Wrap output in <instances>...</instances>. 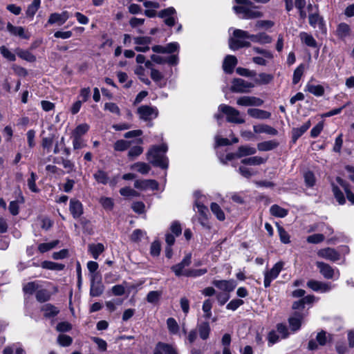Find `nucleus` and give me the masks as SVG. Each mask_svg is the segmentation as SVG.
Here are the masks:
<instances>
[{
  "mask_svg": "<svg viewBox=\"0 0 354 354\" xmlns=\"http://www.w3.org/2000/svg\"><path fill=\"white\" fill-rule=\"evenodd\" d=\"M279 142L276 140H268L258 143L257 149L261 151H267L277 148Z\"/></svg>",
  "mask_w": 354,
  "mask_h": 354,
  "instance_id": "7c9ffc66",
  "label": "nucleus"
},
{
  "mask_svg": "<svg viewBox=\"0 0 354 354\" xmlns=\"http://www.w3.org/2000/svg\"><path fill=\"white\" fill-rule=\"evenodd\" d=\"M185 266L183 265L180 262L178 264L173 266L171 269L174 272L176 277H185L186 270Z\"/></svg>",
  "mask_w": 354,
  "mask_h": 354,
  "instance_id": "4d7b16f0",
  "label": "nucleus"
},
{
  "mask_svg": "<svg viewBox=\"0 0 354 354\" xmlns=\"http://www.w3.org/2000/svg\"><path fill=\"white\" fill-rule=\"evenodd\" d=\"M41 310L44 312V317L48 318L56 316L59 312L57 307L50 304L44 305L41 308Z\"/></svg>",
  "mask_w": 354,
  "mask_h": 354,
  "instance_id": "2f4dec72",
  "label": "nucleus"
},
{
  "mask_svg": "<svg viewBox=\"0 0 354 354\" xmlns=\"http://www.w3.org/2000/svg\"><path fill=\"white\" fill-rule=\"evenodd\" d=\"M317 254L320 258L333 262H335L340 259V252L333 248L327 247L322 248L317 252Z\"/></svg>",
  "mask_w": 354,
  "mask_h": 354,
  "instance_id": "9d476101",
  "label": "nucleus"
},
{
  "mask_svg": "<svg viewBox=\"0 0 354 354\" xmlns=\"http://www.w3.org/2000/svg\"><path fill=\"white\" fill-rule=\"evenodd\" d=\"M134 187L135 188L142 191H153L157 190L158 189L159 184L156 180L152 179L136 180L134 182Z\"/></svg>",
  "mask_w": 354,
  "mask_h": 354,
  "instance_id": "f8f14e48",
  "label": "nucleus"
},
{
  "mask_svg": "<svg viewBox=\"0 0 354 354\" xmlns=\"http://www.w3.org/2000/svg\"><path fill=\"white\" fill-rule=\"evenodd\" d=\"M325 239L323 234H314L307 237L306 241L309 243L317 244L322 243Z\"/></svg>",
  "mask_w": 354,
  "mask_h": 354,
  "instance_id": "0e129e2a",
  "label": "nucleus"
},
{
  "mask_svg": "<svg viewBox=\"0 0 354 354\" xmlns=\"http://www.w3.org/2000/svg\"><path fill=\"white\" fill-rule=\"evenodd\" d=\"M308 10L309 12L308 19L310 25L315 28L317 26L322 25V19L319 17L316 8H313L312 4L308 6Z\"/></svg>",
  "mask_w": 354,
  "mask_h": 354,
  "instance_id": "aec40b11",
  "label": "nucleus"
},
{
  "mask_svg": "<svg viewBox=\"0 0 354 354\" xmlns=\"http://www.w3.org/2000/svg\"><path fill=\"white\" fill-rule=\"evenodd\" d=\"M254 86L252 82H249L241 78H235L232 80L231 91L234 93H248Z\"/></svg>",
  "mask_w": 354,
  "mask_h": 354,
  "instance_id": "1a4fd4ad",
  "label": "nucleus"
},
{
  "mask_svg": "<svg viewBox=\"0 0 354 354\" xmlns=\"http://www.w3.org/2000/svg\"><path fill=\"white\" fill-rule=\"evenodd\" d=\"M41 266L44 269L50 270H62L64 268V265L62 263H55L50 261H44L41 263Z\"/></svg>",
  "mask_w": 354,
  "mask_h": 354,
  "instance_id": "ea45409f",
  "label": "nucleus"
},
{
  "mask_svg": "<svg viewBox=\"0 0 354 354\" xmlns=\"http://www.w3.org/2000/svg\"><path fill=\"white\" fill-rule=\"evenodd\" d=\"M333 192L339 205H344L346 203L344 195L337 186L333 185Z\"/></svg>",
  "mask_w": 354,
  "mask_h": 354,
  "instance_id": "8fccbe9b",
  "label": "nucleus"
},
{
  "mask_svg": "<svg viewBox=\"0 0 354 354\" xmlns=\"http://www.w3.org/2000/svg\"><path fill=\"white\" fill-rule=\"evenodd\" d=\"M167 151L166 144H162L160 146L154 145L148 151L147 158L153 166L167 169L168 167V158L165 155Z\"/></svg>",
  "mask_w": 354,
  "mask_h": 354,
  "instance_id": "f03ea898",
  "label": "nucleus"
},
{
  "mask_svg": "<svg viewBox=\"0 0 354 354\" xmlns=\"http://www.w3.org/2000/svg\"><path fill=\"white\" fill-rule=\"evenodd\" d=\"M247 113L251 118L259 120L268 119L271 116V113L270 112L255 108L248 109L247 111Z\"/></svg>",
  "mask_w": 354,
  "mask_h": 354,
  "instance_id": "4be33fe9",
  "label": "nucleus"
},
{
  "mask_svg": "<svg viewBox=\"0 0 354 354\" xmlns=\"http://www.w3.org/2000/svg\"><path fill=\"white\" fill-rule=\"evenodd\" d=\"M93 177L98 183L106 185L109 183V176L107 173L102 169L97 170L93 174Z\"/></svg>",
  "mask_w": 354,
  "mask_h": 354,
  "instance_id": "a19ab883",
  "label": "nucleus"
},
{
  "mask_svg": "<svg viewBox=\"0 0 354 354\" xmlns=\"http://www.w3.org/2000/svg\"><path fill=\"white\" fill-rule=\"evenodd\" d=\"M311 122L308 120L303 124L300 127L294 128L292 129V139L295 141L301 137L310 127Z\"/></svg>",
  "mask_w": 354,
  "mask_h": 354,
  "instance_id": "c756f323",
  "label": "nucleus"
},
{
  "mask_svg": "<svg viewBox=\"0 0 354 354\" xmlns=\"http://www.w3.org/2000/svg\"><path fill=\"white\" fill-rule=\"evenodd\" d=\"M274 77L272 75L261 73L258 75V76L254 79V82L256 84H269L271 81H272Z\"/></svg>",
  "mask_w": 354,
  "mask_h": 354,
  "instance_id": "4c0bfd02",
  "label": "nucleus"
},
{
  "mask_svg": "<svg viewBox=\"0 0 354 354\" xmlns=\"http://www.w3.org/2000/svg\"><path fill=\"white\" fill-rule=\"evenodd\" d=\"M283 263L282 261H279L276 263L271 269L266 270L264 272L263 284L266 288L269 287L271 282L279 276L283 269Z\"/></svg>",
  "mask_w": 354,
  "mask_h": 354,
  "instance_id": "423d86ee",
  "label": "nucleus"
},
{
  "mask_svg": "<svg viewBox=\"0 0 354 354\" xmlns=\"http://www.w3.org/2000/svg\"><path fill=\"white\" fill-rule=\"evenodd\" d=\"M104 250V246L102 243L90 244L88 245V252L95 259H97L100 254Z\"/></svg>",
  "mask_w": 354,
  "mask_h": 354,
  "instance_id": "72a5a7b5",
  "label": "nucleus"
},
{
  "mask_svg": "<svg viewBox=\"0 0 354 354\" xmlns=\"http://www.w3.org/2000/svg\"><path fill=\"white\" fill-rule=\"evenodd\" d=\"M167 325L169 329V331L171 334H176L178 332L179 326L176 321L172 318H168L167 320Z\"/></svg>",
  "mask_w": 354,
  "mask_h": 354,
  "instance_id": "bf43d9fd",
  "label": "nucleus"
},
{
  "mask_svg": "<svg viewBox=\"0 0 354 354\" xmlns=\"http://www.w3.org/2000/svg\"><path fill=\"white\" fill-rule=\"evenodd\" d=\"M304 180L306 185L308 187H312L315 185L316 179L314 174L312 171H306L304 175Z\"/></svg>",
  "mask_w": 354,
  "mask_h": 354,
  "instance_id": "680f3d73",
  "label": "nucleus"
},
{
  "mask_svg": "<svg viewBox=\"0 0 354 354\" xmlns=\"http://www.w3.org/2000/svg\"><path fill=\"white\" fill-rule=\"evenodd\" d=\"M151 59L152 62L158 64H162L165 63H167L171 66H176L178 63V55H172L168 57H164L158 55L153 54L151 56Z\"/></svg>",
  "mask_w": 354,
  "mask_h": 354,
  "instance_id": "2eb2a0df",
  "label": "nucleus"
},
{
  "mask_svg": "<svg viewBox=\"0 0 354 354\" xmlns=\"http://www.w3.org/2000/svg\"><path fill=\"white\" fill-rule=\"evenodd\" d=\"M89 129L88 124L83 123L79 124L73 131V136L80 137L84 135Z\"/></svg>",
  "mask_w": 354,
  "mask_h": 354,
  "instance_id": "603ef678",
  "label": "nucleus"
},
{
  "mask_svg": "<svg viewBox=\"0 0 354 354\" xmlns=\"http://www.w3.org/2000/svg\"><path fill=\"white\" fill-rule=\"evenodd\" d=\"M212 301L208 299L204 301L203 304V311L204 313V317L206 319H209L212 316Z\"/></svg>",
  "mask_w": 354,
  "mask_h": 354,
  "instance_id": "6e6d98bb",
  "label": "nucleus"
},
{
  "mask_svg": "<svg viewBox=\"0 0 354 354\" xmlns=\"http://www.w3.org/2000/svg\"><path fill=\"white\" fill-rule=\"evenodd\" d=\"M253 130L256 133H267L268 135L275 136L278 131L274 128L267 124H257L253 126Z\"/></svg>",
  "mask_w": 354,
  "mask_h": 354,
  "instance_id": "bb28decb",
  "label": "nucleus"
},
{
  "mask_svg": "<svg viewBox=\"0 0 354 354\" xmlns=\"http://www.w3.org/2000/svg\"><path fill=\"white\" fill-rule=\"evenodd\" d=\"M7 30L10 35L21 39H28L30 37V34L21 26H15L10 23H8Z\"/></svg>",
  "mask_w": 354,
  "mask_h": 354,
  "instance_id": "a211bd4d",
  "label": "nucleus"
},
{
  "mask_svg": "<svg viewBox=\"0 0 354 354\" xmlns=\"http://www.w3.org/2000/svg\"><path fill=\"white\" fill-rule=\"evenodd\" d=\"M39 287V286L37 282L32 281L24 285L23 290L25 293L32 295Z\"/></svg>",
  "mask_w": 354,
  "mask_h": 354,
  "instance_id": "774afa93",
  "label": "nucleus"
},
{
  "mask_svg": "<svg viewBox=\"0 0 354 354\" xmlns=\"http://www.w3.org/2000/svg\"><path fill=\"white\" fill-rule=\"evenodd\" d=\"M349 178L353 182H354V172L349 175ZM337 182L344 189L348 200L352 204H354V193H353L351 192L348 184L345 180H344L343 179H342L341 178H339V177L337 178Z\"/></svg>",
  "mask_w": 354,
  "mask_h": 354,
  "instance_id": "6ab92c4d",
  "label": "nucleus"
},
{
  "mask_svg": "<svg viewBox=\"0 0 354 354\" xmlns=\"http://www.w3.org/2000/svg\"><path fill=\"white\" fill-rule=\"evenodd\" d=\"M162 292L160 291H150L147 295V300L149 303L156 304L158 301Z\"/></svg>",
  "mask_w": 354,
  "mask_h": 354,
  "instance_id": "e2e57ef3",
  "label": "nucleus"
},
{
  "mask_svg": "<svg viewBox=\"0 0 354 354\" xmlns=\"http://www.w3.org/2000/svg\"><path fill=\"white\" fill-rule=\"evenodd\" d=\"M206 268L203 269H187L186 270L185 277H198L207 273Z\"/></svg>",
  "mask_w": 354,
  "mask_h": 354,
  "instance_id": "3c124183",
  "label": "nucleus"
},
{
  "mask_svg": "<svg viewBox=\"0 0 354 354\" xmlns=\"http://www.w3.org/2000/svg\"><path fill=\"white\" fill-rule=\"evenodd\" d=\"M316 266L319 269L320 274L326 279H338L340 276L339 271L337 268H334L329 264L317 261Z\"/></svg>",
  "mask_w": 354,
  "mask_h": 354,
  "instance_id": "39448f33",
  "label": "nucleus"
},
{
  "mask_svg": "<svg viewBox=\"0 0 354 354\" xmlns=\"http://www.w3.org/2000/svg\"><path fill=\"white\" fill-rule=\"evenodd\" d=\"M134 73L136 75H138L139 79L145 84L150 85L151 81L149 80V78L147 77L145 67L142 66H137L135 70Z\"/></svg>",
  "mask_w": 354,
  "mask_h": 354,
  "instance_id": "58836bf2",
  "label": "nucleus"
},
{
  "mask_svg": "<svg viewBox=\"0 0 354 354\" xmlns=\"http://www.w3.org/2000/svg\"><path fill=\"white\" fill-rule=\"evenodd\" d=\"M65 22L64 21L60 13L54 12L50 15L47 21V24L53 25L57 24L58 25H62Z\"/></svg>",
  "mask_w": 354,
  "mask_h": 354,
  "instance_id": "de8ad7c7",
  "label": "nucleus"
},
{
  "mask_svg": "<svg viewBox=\"0 0 354 354\" xmlns=\"http://www.w3.org/2000/svg\"><path fill=\"white\" fill-rule=\"evenodd\" d=\"M233 36L234 37L230 38L229 40V46L233 50H236L243 47H249L250 42L247 41V39H250L252 41L260 44H270L272 41V37L266 32L251 35L248 32L241 29H235Z\"/></svg>",
  "mask_w": 354,
  "mask_h": 354,
  "instance_id": "f257e3e1",
  "label": "nucleus"
},
{
  "mask_svg": "<svg viewBox=\"0 0 354 354\" xmlns=\"http://www.w3.org/2000/svg\"><path fill=\"white\" fill-rule=\"evenodd\" d=\"M304 71V65L301 64L293 73L292 83L297 84L301 80Z\"/></svg>",
  "mask_w": 354,
  "mask_h": 354,
  "instance_id": "864d4df0",
  "label": "nucleus"
},
{
  "mask_svg": "<svg viewBox=\"0 0 354 354\" xmlns=\"http://www.w3.org/2000/svg\"><path fill=\"white\" fill-rule=\"evenodd\" d=\"M104 286L100 281H92L91 285L90 295L92 297H98L102 294Z\"/></svg>",
  "mask_w": 354,
  "mask_h": 354,
  "instance_id": "c9c22d12",
  "label": "nucleus"
},
{
  "mask_svg": "<svg viewBox=\"0 0 354 354\" xmlns=\"http://www.w3.org/2000/svg\"><path fill=\"white\" fill-rule=\"evenodd\" d=\"M210 207H211V210H212V213L216 216V218L219 221L225 220V214L217 203H212L211 204Z\"/></svg>",
  "mask_w": 354,
  "mask_h": 354,
  "instance_id": "49530a36",
  "label": "nucleus"
},
{
  "mask_svg": "<svg viewBox=\"0 0 354 354\" xmlns=\"http://www.w3.org/2000/svg\"><path fill=\"white\" fill-rule=\"evenodd\" d=\"M69 210L74 218H80L83 214V206L82 203L74 198L71 199Z\"/></svg>",
  "mask_w": 354,
  "mask_h": 354,
  "instance_id": "412c9836",
  "label": "nucleus"
},
{
  "mask_svg": "<svg viewBox=\"0 0 354 354\" xmlns=\"http://www.w3.org/2000/svg\"><path fill=\"white\" fill-rule=\"evenodd\" d=\"M239 6L233 7L237 15H241V18L245 19H257L263 17V13L257 10L250 0H234Z\"/></svg>",
  "mask_w": 354,
  "mask_h": 354,
  "instance_id": "7ed1b4c3",
  "label": "nucleus"
},
{
  "mask_svg": "<svg viewBox=\"0 0 354 354\" xmlns=\"http://www.w3.org/2000/svg\"><path fill=\"white\" fill-rule=\"evenodd\" d=\"M135 44V50L138 52L145 53L147 52L150 48L149 45L151 42V37H136L133 39Z\"/></svg>",
  "mask_w": 354,
  "mask_h": 354,
  "instance_id": "dca6fc26",
  "label": "nucleus"
},
{
  "mask_svg": "<svg viewBox=\"0 0 354 354\" xmlns=\"http://www.w3.org/2000/svg\"><path fill=\"white\" fill-rule=\"evenodd\" d=\"M0 53L3 57H5L9 61H15L16 59L15 55L5 46H2L0 47Z\"/></svg>",
  "mask_w": 354,
  "mask_h": 354,
  "instance_id": "338daca9",
  "label": "nucleus"
},
{
  "mask_svg": "<svg viewBox=\"0 0 354 354\" xmlns=\"http://www.w3.org/2000/svg\"><path fill=\"white\" fill-rule=\"evenodd\" d=\"M151 77L154 82L160 88H162L167 84V80L165 79V75L157 69H152L151 71Z\"/></svg>",
  "mask_w": 354,
  "mask_h": 354,
  "instance_id": "a878e982",
  "label": "nucleus"
},
{
  "mask_svg": "<svg viewBox=\"0 0 354 354\" xmlns=\"http://www.w3.org/2000/svg\"><path fill=\"white\" fill-rule=\"evenodd\" d=\"M218 111L226 115V120L229 122L235 124H243L244 118L241 116V113L232 106L221 104L218 106Z\"/></svg>",
  "mask_w": 354,
  "mask_h": 354,
  "instance_id": "20e7f679",
  "label": "nucleus"
},
{
  "mask_svg": "<svg viewBox=\"0 0 354 354\" xmlns=\"http://www.w3.org/2000/svg\"><path fill=\"white\" fill-rule=\"evenodd\" d=\"M307 286L312 290L319 293L329 292L334 287L330 282H324L315 279L308 281Z\"/></svg>",
  "mask_w": 354,
  "mask_h": 354,
  "instance_id": "0eeeda50",
  "label": "nucleus"
},
{
  "mask_svg": "<svg viewBox=\"0 0 354 354\" xmlns=\"http://www.w3.org/2000/svg\"><path fill=\"white\" fill-rule=\"evenodd\" d=\"M236 104L240 106H260L263 100L257 97L244 95L237 98Z\"/></svg>",
  "mask_w": 354,
  "mask_h": 354,
  "instance_id": "9b49d317",
  "label": "nucleus"
},
{
  "mask_svg": "<svg viewBox=\"0 0 354 354\" xmlns=\"http://www.w3.org/2000/svg\"><path fill=\"white\" fill-rule=\"evenodd\" d=\"M130 142L124 140H117L114 144V149L118 151H124L129 148Z\"/></svg>",
  "mask_w": 354,
  "mask_h": 354,
  "instance_id": "052dcab7",
  "label": "nucleus"
},
{
  "mask_svg": "<svg viewBox=\"0 0 354 354\" xmlns=\"http://www.w3.org/2000/svg\"><path fill=\"white\" fill-rule=\"evenodd\" d=\"M256 152V148L250 147L249 145H242L238 148V150L236 151V158L251 156L254 154Z\"/></svg>",
  "mask_w": 354,
  "mask_h": 354,
  "instance_id": "c85d7f7f",
  "label": "nucleus"
},
{
  "mask_svg": "<svg viewBox=\"0 0 354 354\" xmlns=\"http://www.w3.org/2000/svg\"><path fill=\"white\" fill-rule=\"evenodd\" d=\"M237 64V59L234 55H227L223 61V68L226 73H232Z\"/></svg>",
  "mask_w": 354,
  "mask_h": 354,
  "instance_id": "393cba45",
  "label": "nucleus"
},
{
  "mask_svg": "<svg viewBox=\"0 0 354 354\" xmlns=\"http://www.w3.org/2000/svg\"><path fill=\"white\" fill-rule=\"evenodd\" d=\"M350 27L345 23H341L339 24L337 28V35L339 37L343 39L346 37L350 34Z\"/></svg>",
  "mask_w": 354,
  "mask_h": 354,
  "instance_id": "c03bdc74",
  "label": "nucleus"
},
{
  "mask_svg": "<svg viewBox=\"0 0 354 354\" xmlns=\"http://www.w3.org/2000/svg\"><path fill=\"white\" fill-rule=\"evenodd\" d=\"M58 240H55L50 243H41L38 245V250L41 253H44L55 248L58 245Z\"/></svg>",
  "mask_w": 354,
  "mask_h": 354,
  "instance_id": "a18cd8bd",
  "label": "nucleus"
},
{
  "mask_svg": "<svg viewBox=\"0 0 354 354\" xmlns=\"http://www.w3.org/2000/svg\"><path fill=\"white\" fill-rule=\"evenodd\" d=\"M37 179V176L34 173L31 172L30 176L27 180V185L30 190L32 192L37 193L39 192V189L36 186V180Z\"/></svg>",
  "mask_w": 354,
  "mask_h": 354,
  "instance_id": "5fc2aeb1",
  "label": "nucleus"
},
{
  "mask_svg": "<svg viewBox=\"0 0 354 354\" xmlns=\"http://www.w3.org/2000/svg\"><path fill=\"white\" fill-rule=\"evenodd\" d=\"M50 297V292L44 289L38 290L36 293V298L40 302L48 301Z\"/></svg>",
  "mask_w": 354,
  "mask_h": 354,
  "instance_id": "69168bd1",
  "label": "nucleus"
},
{
  "mask_svg": "<svg viewBox=\"0 0 354 354\" xmlns=\"http://www.w3.org/2000/svg\"><path fill=\"white\" fill-rule=\"evenodd\" d=\"M137 113L139 118L145 121L155 119L158 115V111L156 107L148 105L140 106L137 110Z\"/></svg>",
  "mask_w": 354,
  "mask_h": 354,
  "instance_id": "6e6552de",
  "label": "nucleus"
},
{
  "mask_svg": "<svg viewBox=\"0 0 354 354\" xmlns=\"http://www.w3.org/2000/svg\"><path fill=\"white\" fill-rule=\"evenodd\" d=\"M195 198V205L197 208V212L200 214V216H207L208 209L204 205L203 203L205 197L201 194L199 191H196L194 193Z\"/></svg>",
  "mask_w": 354,
  "mask_h": 354,
  "instance_id": "4468645a",
  "label": "nucleus"
},
{
  "mask_svg": "<svg viewBox=\"0 0 354 354\" xmlns=\"http://www.w3.org/2000/svg\"><path fill=\"white\" fill-rule=\"evenodd\" d=\"M304 317V315L303 313L295 312L293 315L289 318L290 326L293 331L299 329Z\"/></svg>",
  "mask_w": 354,
  "mask_h": 354,
  "instance_id": "5701e85b",
  "label": "nucleus"
},
{
  "mask_svg": "<svg viewBox=\"0 0 354 354\" xmlns=\"http://www.w3.org/2000/svg\"><path fill=\"white\" fill-rule=\"evenodd\" d=\"M274 22L270 20H259L257 21L255 24V30L258 29H269L274 26Z\"/></svg>",
  "mask_w": 354,
  "mask_h": 354,
  "instance_id": "13d9d810",
  "label": "nucleus"
},
{
  "mask_svg": "<svg viewBox=\"0 0 354 354\" xmlns=\"http://www.w3.org/2000/svg\"><path fill=\"white\" fill-rule=\"evenodd\" d=\"M200 337L203 339H206L209 334L210 327L208 322H203L198 326Z\"/></svg>",
  "mask_w": 354,
  "mask_h": 354,
  "instance_id": "09e8293b",
  "label": "nucleus"
},
{
  "mask_svg": "<svg viewBox=\"0 0 354 354\" xmlns=\"http://www.w3.org/2000/svg\"><path fill=\"white\" fill-rule=\"evenodd\" d=\"M176 10L173 7H169L166 9L160 10L158 13L160 18L165 19L164 22L169 26H173L175 24L176 19L174 15L176 14Z\"/></svg>",
  "mask_w": 354,
  "mask_h": 354,
  "instance_id": "ddd939ff",
  "label": "nucleus"
},
{
  "mask_svg": "<svg viewBox=\"0 0 354 354\" xmlns=\"http://www.w3.org/2000/svg\"><path fill=\"white\" fill-rule=\"evenodd\" d=\"M305 91L317 97H321L324 94V88L322 85H314L309 82L306 84Z\"/></svg>",
  "mask_w": 354,
  "mask_h": 354,
  "instance_id": "cd10ccee",
  "label": "nucleus"
},
{
  "mask_svg": "<svg viewBox=\"0 0 354 354\" xmlns=\"http://www.w3.org/2000/svg\"><path fill=\"white\" fill-rule=\"evenodd\" d=\"M212 283L217 288L227 293L234 290L236 286L234 280H214Z\"/></svg>",
  "mask_w": 354,
  "mask_h": 354,
  "instance_id": "f3484780",
  "label": "nucleus"
},
{
  "mask_svg": "<svg viewBox=\"0 0 354 354\" xmlns=\"http://www.w3.org/2000/svg\"><path fill=\"white\" fill-rule=\"evenodd\" d=\"M131 169L136 171L141 174H147L151 170V167L146 162H137L131 165Z\"/></svg>",
  "mask_w": 354,
  "mask_h": 354,
  "instance_id": "f704fd0d",
  "label": "nucleus"
},
{
  "mask_svg": "<svg viewBox=\"0 0 354 354\" xmlns=\"http://www.w3.org/2000/svg\"><path fill=\"white\" fill-rule=\"evenodd\" d=\"M299 37L301 40V41L305 44L306 46L311 47V48H316L317 46L316 40L314 39V37L306 32H301L299 34Z\"/></svg>",
  "mask_w": 354,
  "mask_h": 354,
  "instance_id": "473e14b6",
  "label": "nucleus"
},
{
  "mask_svg": "<svg viewBox=\"0 0 354 354\" xmlns=\"http://www.w3.org/2000/svg\"><path fill=\"white\" fill-rule=\"evenodd\" d=\"M270 214L276 217L283 218L287 216L288 210L277 205H273L270 209Z\"/></svg>",
  "mask_w": 354,
  "mask_h": 354,
  "instance_id": "e433bc0d",
  "label": "nucleus"
},
{
  "mask_svg": "<svg viewBox=\"0 0 354 354\" xmlns=\"http://www.w3.org/2000/svg\"><path fill=\"white\" fill-rule=\"evenodd\" d=\"M153 354H177V353L172 346L159 342L155 348Z\"/></svg>",
  "mask_w": 354,
  "mask_h": 354,
  "instance_id": "b1692460",
  "label": "nucleus"
},
{
  "mask_svg": "<svg viewBox=\"0 0 354 354\" xmlns=\"http://www.w3.org/2000/svg\"><path fill=\"white\" fill-rule=\"evenodd\" d=\"M266 159L260 156H253L248 158L243 159L241 163L248 165H259L266 162Z\"/></svg>",
  "mask_w": 354,
  "mask_h": 354,
  "instance_id": "79ce46f5",
  "label": "nucleus"
},
{
  "mask_svg": "<svg viewBox=\"0 0 354 354\" xmlns=\"http://www.w3.org/2000/svg\"><path fill=\"white\" fill-rule=\"evenodd\" d=\"M41 0H33L26 10V15L28 17L33 18L34 15L40 7Z\"/></svg>",
  "mask_w": 354,
  "mask_h": 354,
  "instance_id": "37998d69",
  "label": "nucleus"
}]
</instances>
